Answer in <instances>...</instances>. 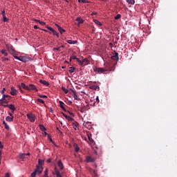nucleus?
Returning <instances> with one entry per match:
<instances>
[{"mask_svg":"<svg viewBox=\"0 0 177 177\" xmlns=\"http://www.w3.org/2000/svg\"><path fill=\"white\" fill-rule=\"evenodd\" d=\"M86 135H87V136H88V138L89 142H90L91 143H93L94 140L92 138L91 133H86Z\"/></svg>","mask_w":177,"mask_h":177,"instance_id":"a211bd4d","label":"nucleus"},{"mask_svg":"<svg viewBox=\"0 0 177 177\" xmlns=\"http://www.w3.org/2000/svg\"><path fill=\"white\" fill-rule=\"evenodd\" d=\"M1 53L2 55H4V56H8V53L7 52L6 49H1Z\"/></svg>","mask_w":177,"mask_h":177,"instance_id":"b1692460","label":"nucleus"},{"mask_svg":"<svg viewBox=\"0 0 177 177\" xmlns=\"http://www.w3.org/2000/svg\"><path fill=\"white\" fill-rule=\"evenodd\" d=\"M120 18H121V15H116V16H115V19H119Z\"/></svg>","mask_w":177,"mask_h":177,"instance_id":"79ce46f5","label":"nucleus"},{"mask_svg":"<svg viewBox=\"0 0 177 177\" xmlns=\"http://www.w3.org/2000/svg\"><path fill=\"white\" fill-rule=\"evenodd\" d=\"M21 86L23 87L24 89H26V90L28 91V88H27V87H28V86H26V85L25 84V82H21Z\"/></svg>","mask_w":177,"mask_h":177,"instance_id":"bb28decb","label":"nucleus"},{"mask_svg":"<svg viewBox=\"0 0 177 177\" xmlns=\"http://www.w3.org/2000/svg\"><path fill=\"white\" fill-rule=\"evenodd\" d=\"M3 21H4V22L8 21V18L6 17V13H5V11H4V19H3Z\"/></svg>","mask_w":177,"mask_h":177,"instance_id":"4c0bfd02","label":"nucleus"},{"mask_svg":"<svg viewBox=\"0 0 177 177\" xmlns=\"http://www.w3.org/2000/svg\"><path fill=\"white\" fill-rule=\"evenodd\" d=\"M33 21H36L37 23H39L40 19H33Z\"/></svg>","mask_w":177,"mask_h":177,"instance_id":"864d4df0","label":"nucleus"},{"mask_svg":"<svg viewBox=\"0 0 177 177\" xmlns=\"http://www.w3.org/2000/svg\"><path fill=\"white\" fill-rule=\"evenodd\" d=\"M6 48L8 50H9V53H11V55H15L16 51L13 48L12 46H9V44H6Z\"/></svg>","mask_w":177,"mask_h":177,"instance_id":"6e6552de","label":"nucleus"},{"mask_svg":"<svg viewBox=\"0 0 177 177\" xmlns=\"http://www.w3.org/2000/svg\"><path fill=\"white\" fill-rule=\"evenodd\" d=\"M8 95H3L2 98L0 99V105H3L4 103H8Z\"/></svg>","mask_w":177,"mask_h":177,"instance_id":"7ed1b4c3","label":"nucleus"},{"mask_svg":"<svg viewBox=\"0 0 177 177\" xmlns=\"http://www.w3.org/2000/svg\"><path fill=\"white\" fill-rule=\"evenodd\" d=\"M32 89L34 91H38L37 86H35V84H29L28 86V91H31Z\"/></svg>","mask_w":177,"mask_h":177,"instance_id":"ddd939ff","label":"nucleus"},{"mask_svg":"<svg viewBox=\"0 0 177 177\" xmlns=\"http://www.w3.org/2000/svg\"><path fill=\"white\" fill-rule=\"evenodd\" d=\"M76 21H78V23H84V19H82V18L77 17L76 18Z\"/></svg>","mask_w":177,"mask_h":177,"instance_id":"2f4dec72","label":"nucleus"},{"mask_svg":"<svg viewBox=\"0 0 177 177\" xmlns=\"http://www.w3.org/2000/svg\"><path fill=\"white\" fill-rule=\"evenodd\" d=\"M44 160L39 159V167H42V165H44Z\"/></svg>","mask_w":177,"mask_h":177,"instance_id":"cd10ccee","label":"nucleus"},{"mask_svg":"<svg viewBox=\"0 0 177 177\" xmlns=\"http://www.w3.org/2000/svg\"><path fill=\"white\" fill-rule=\"evenodd\" d=\"M109 46H111V48H113V42H109Z\"/></svg>","mask_w":177,"mask_h":177,"instance_id":"13d9d810","label":"nucleus"},{"mask_svg":"<svg viewBox=\"0 0 177 177\" xmlns=\"http://www.w3.org/2000/svg\"><path fill=\"white\" fill-rule=\"evenodd\" d=\"M61 46H59V48H54L53 49H56V50H61Z\"/></svg>","mask_w":177,"mask_h":177,"instance_id":"4d7b16f0","label":"nucleus"},{"mask_svg":"<svg viewBox=\"0 0 177 177\" xmlns=\"http://www.w3.org/2000/svg\"><path fill=\"white\" fill-rule=\"evenodd\" d=\"M39 96H41V99H43V98H47L46 95H39Z\"/></svg>","mask_w":177,"mask_h":177,"instance_id":"49530a36","label":"nucleus"},{"mask_svg":"<svg viewBox=\"0 0 177 177\" xmlns=\"http://www.w3.org/2000/svg\"><path fill=\"white\" fill-rule=\"evenodd\" d=\"M71 91H72V95L73 96L74 100H80L81 98H80L79 96H77V93L74 91V89H71Z\"/></svg>","mask_w":177,"mask_h":177,"instance_id":"4468645a","label":"nucleus"},{"mask_svg":"<svg viewBox=\"0 0 177 177\" xmlns=\"http://www.w3.org/2000/svg\"><path fill=\"white\" fill-rule=\"evenodd\" d=\"M39 23L40 24V25H42L43 26H44L45 25H46V23L45 21H39Z\"/></svg>","mask_w":177,"mask_h":177,"instance_id":"37998d69","label":"nucleus"},{"mask_svg":"<svg viewBox=\"0 0 177 177\" xmlns=\"http://www.w3.org/2000/svg\"><path fill=\"white\" fill-rule=\"evenodd\" d=\"M51 161H52V159H50V158H49V159L47 160V162H48V163H50Z\"/></svg>","mask_w":177,"mask_h":177,"instance_id":"680f3d73","label":"nucleus"},{"mask_svg":"<svg viewBox=\"0 0 177 177\" xmlns=\"http://www.w3.org/2000/svg\"><path fill=\"white\" fill-rule=\"evenodd\" d=\"M83 126L87 127L88 129H91L93 127L92 122L87 121L86 122H83Z\"/></svg>","mask_w":177,"mask_h":177,"instance_id":"9b49d317","label":"nucleus"},{"mask_svg":"<svg viewBox=\"0 0 177 177\" xmlns=\"http://www.w3.org/2000/svg\"><path fill=\"white\" fill-rule=\"evenodd\" d=\"M58 167H59L60 170H63L64 169V166L63 163L62 162V160H59L57 162Z\"/></svg>","mask_w":177,"mask_h":177,"instance_id":"f3484780","label":"nucleus"},{"mask_svg":"<svg viewBox=\"0 0 177 177\" xmlns=\"http://www.w3.org/2000/svg\"><path fill=\"white\" fill-rule=\"evenodd\" d=\"M59 105L61 106V109H62L63 110H66L65 106L64 105V102H59Z\"/></svg>","mask_w":177,"mask_h":177,"instance_id":"473e14b6","label":"nucleus"},{"mask_svg":"<svg viewBox=\"0 0 177 177\" xmlns=\"http://www.w3.org/2000/svg\"><path fill=\"white\" fill-rule=\"evenodd\" d=\"M1 15L3 16V20L4 21V17H5V10H3V11H1Z\"/></svg>","mask_w":177,"mask_h":177,"instance_id":"a18cd8bd","label":"nucleus"},{"mask_svg":"<svg viewBox=\"0 0 177 177\" xmlns=\"http://www.w3.org/2000/svg\"><path fill=\"white\" fill-rule=\"evenodd\" d=\"M94 23H95L96 25H99V26H102V23L101 21H99V19H93Z\"/></svg>","mask_w":177,"mask_h":177,"instance_id":"4be33fe9","label":"nucleus"},{"mask_svg":"<svg viewBox=\"0 0 177 177\" xmlns=\"http://www.w3.org/2000/svg\"><path fill=\"white\" fill-rule=\"evenodd\" d=\"M70 113V115H72V120H73L74 113L73 112H68Z\"/></svg>","mask_w":177,"mask_h":177,"instance_id":"8fccbe9b","label":"nucleus"},{"mask_svg":"<svg viewBox=\"0 0 177 177\" xmlns=\"http://www.w3.org/2000/svg\"><path fill=\"white\" fill-rule=\"evenodd\" d=\"M27 117L31 122H35L36 119V115H35V113H27Z\"/></svg>","mask_w":177,"mask_h":177,"instance_id":"20e7f679","label":"nucleus"},{"mask_svg":"<svg viewBox=\"0 0 177 177\" xmlns=\"http://www.w3.org/2000/svg\"><path fill=\"white\" fill-rule=\"evenodd\" d=\"M64 117L68 120H73V118H71V115H67V113H63Z\"/></svg>","mask_w":177,"mask_h":177,"instance_id":"5701e85b","label":"nucleus"},{"mask_svg":"<svg viewBox=\"0 0 177 177\" xmlns=\"http://www.w3.org/2000/svg\"><path fill=\"white\" fill-rule=\"evenodd\" d=\"M0 149H3V145L2 142H0Z\"/></svg>","mask_w":177,"mask_h":177,"instance_id":"5fc2aeb1","label":"nucleus"},{"mask_svg":"<svg viewBox=\"0 0 177 177\" xmlns=\"http://www.w3.org/2000/svg\"><path fill=\"white\" fill-rule=\"evenodd\" d=\"M127 2H128L129 3H135L134 0H127Z\"/></svg>","mask_w":177,"mask_h":177,"instance_id":"a19ab883","label":"nucleus"},{"mask_svg":"<svg viewBox=\"0 0 177 177\" xmlns=\"http://www.w3.org/2000/svg\"><path fill=\"white\" fill-rule=\"evenodd\" d=\"M46 28H48V30H50V32H53V35H57V37H59L58 32L55 30V29L53 28L52 26H46Z\"/></svg>","mask_w":177,"mask_h":177,"instance_id":"f8f14e48","label":"nucleus"},{"mask_svg":"<svg viewBox=\"0 0 177 177\" xmlns=\"http://www.w3.org/2000/svg\"><path fill=\"white\" fill-rule=\"evenodd\" d=\"M70 59H77V56H75V55H73V56H71Z\"/></svg>","mask_w":177,"mask_h":177,"instance_id":"58836bf2","label":"nucleus"},{"mask_svg":"<svg viewBox=\"0 0 177 177\" xmlns=\"http://www.w3.org/2000/svg\"><path fill=\"white\" fill-rule=\"evenodd\" d=\"M55 174L56 177H62V176L60 174V172L57 167L55 168Z\"/></svg>","mask_w":177,"mask_h":177,"instance_id":"6ab92c4d","label":"nucleus"},{"mask_svg":"<svg viewBox=\"0 0 177 177\" xmlns=\"http://www.w3.org/2000/svg\"><path fill=\"white\" fill-rule=\"evenodd\" d=\"M37 102L39 103H45L44 100L41 98V96H39V98H37Z\"/></svg>","mask_w":177,"mask_h":177,"instance_id":"7c9ffc66","label":"nucleus"},{"mask_svg":"<svg viewBox=\"0 0 177 177\" xmlns=\"http://www.w3.org/2000/svg\"><path fill=\"white\" fill-rule=\"evenodd\" d=\"M3 106H8V103H5V105H3Z\"/></svg>","mask_w":177,"mask_h":177,"instance_id":"774afa93","label":"nucleus"},{"mask_svg":"<svg viewBox=\"0 0 177 177\" xmlns=\"http://www.w3.org/2000/svg\"><path fill=\"white\" fill-rule=\"evenodd\" d=\"M62 91H64V93H65L66 95H67V93H68V89H66V88H64V86H62Z\"/></svg>","mask_w":177,"mask_h":177,"instance_id":"72a5a7b5","label":"nucleus"},{"mask_svg":"<svg viewBox=\"0 0 177 177\" xmlns=\"http://www.w3.org/2000/svg\"><path fill=\"white\" fill-rule=\"evenodd\" d=\"M6 88H3V89L1 90V94L3 95H4V93H5V91H6Z\"/></svg>","mask_w":177,"mask_h":177,"instance_id":"c03bdc74","label":"nucleus"},{"mask_svg":"<svg viewBox=\"0 0 177 177\" xmlns=\"http://www.w3.org/2000/svg\"><path fill=\"white\" fill-rule=\"evenodd\" d=\"M4 177H10L9 173H6V176Z\"/></svg>","mask_w":177,"mask_h":177,"instance_id":"052dcab7","label":"nucleus"},{"mask_svg":"<svg viewBox=\"0 0 177 177\" xmlns=\"http://www.w3.org/2000/svg\"><path fill=\"white\" fill-rule=\"evenodd\" d=\"M19 159H20V160H24V159H25L24 156H19Z\"/></svg>","mask_w":177,"mask_h":177,"instance_id":"de8ad7c7","label":"nucleus"},{"mask_svg":"<svg viewBox=\"0 0 177 177\" xmlns=\"http://www.w3.org/2000/svg\"><path fill=\"white\" fill-rule=\"evenodd\" d=\"M36 170V174H42L43 171V167H40L39 164L37 165V167L35 169Z\"/></svg>","mask_w":177,"mask_h":177,"instance_id":"9d476101","label":"nucleus"},{"mask_svg":"<svg viewBox=\"0 0 177 177\" xmlns=\"http://www.w3.org/2000/svg\"><path fill=\"white\" fill-rule=\"evenodd\" d=\"M39 128L41 131H46L45 126L44 124H39Z\"/></svg>","mask_w":177,"mask_h":177,"instance_id":"c9c22d12","label":"nucleus"},{"mask_svg":"<svg viewBox=\"0 0 177 177\" xmlns=\"http://www.w3.org/2000/svg\"><path fill=\"white\" fill-rule=\"evenodd\" d=\"M85 62H88L87 58H84V59H82V62H80L81 65H84V63Z\"/></svg>","mask_w":177,"mask_h":177,"instance_id":"e433bc0d","label":"nucleus"},{"mask_svg":"<svg viewBox=\"0 0 177 177\" xmlns=\"http://www.w3.org/2000/svg\"><path fill=\"white\" fill-rule=\"evenodd\" d=\"M50 142H52V143H55V142H53V138H51V136H48Z\"/></svg>","mask_w":177,"mask_h":177,"instance_id":"603ef678","label":"nucleus"},{"mask_svg":"<svg viewBox=\"0 0 177 177\" xmlns=\"http://www.w3.org/2000/svg\"><path fill=\"white\" fill-rule=\"evenodd\" d=\"M90 109L89 105H84L83 106H80V112L84 113L86 112V110H88Z\"/></svg>","mask_w":177,"mask_h":177,"instance_id":"0eeeda50","label":"nucleus"},{"mask_svg":"<svg viewBox=\"0 0 177 177\" xmlns=\"http://www.w3.org/2000/svg\"><path fill=\"white\" fill-rule=\"evenodd\" d=\"M73 127H74V129H77V124H75V123H73Z\"/></svg>","mask_w":177,"mask_h":177,"instance_id":"3c124183","label":"nucleus"},{"mask_svg":"<svg viewBox=\"0 0 177 177\" xmlns=\"http://www.w3.org/2000/svg\"><path fill=\"white\" fill-rule=\"evenodd\" d=\"M55 26H57V28L60 32V33H64V32H66V30H64V28H62V26H60V25H58L57 23H55Z\"/></svg>","mask_w":177,"mask_h":177,"instance_id":"2eb2a0df","label":"nucleus"},{"mask_svg":"<svg viewBox=\"0 0 177 177\" xmlns=\"http://www.w3.org/2000/svg\"><path fill=\"white\" fill-rule=\"evenodd\" d=\"M67 42L68 44H77L78 41H72V39H68Z\"/></svg>","mask_w":177,"mask_h":177,"instance_id":"c756f323","label":"nucleus"},{"mask_svg":"<svg viewBox=\"0 0 177 177\" xmlns=\"http://www.w3.org/2000/svg\"><path fill=\"white\" fill-rule=\"evenodd\" d=\"M79 2H83L84 3H88L89 1H86V0H78Z\"/></svg>","mask_w":177,"mask_h":177,"instance_id":"ea45409f","label":"nucleus"},{"mask_svg":"<svg viewBox=\"0 0 177 177\" xmlns=\"http://www.w3.org/2000/svg\"><path fill=\"white\" fill-rule=\"evenodd\" d=\"M112 59H118L119 56H118V53H115V55L113 56H111Z\"/></svg>","mask_w":177,"mask_h":177,"instance_id":"393cba45","label":"nucleus"},{"mask_svg":"<svg viewBox=\"0 0 177 177\" xmlns=\"http://www.w3.org/2000/svg\"><path fill=\"white\" fill-rule=\"evenodd\" d=\"M96 158L93 157V156H86V162H94L95 161Z\"/></svg>","mask_w":177,"mask_h":177,"instance_id":"39448f33","label":"nucleus"},{"mask_svg":"<svg viewBox=\"0 0 177 177\" xmlns=\"http://www.w3.org/2000/svg\"><path fill=\"white\" fill-rule=\"evenodd\" d=\"M9 115H10V117H12L13 113H12L11 112H9Z\"/></svg>","mask_w":177,"mask_h":177,"instance_id":"338daca9","label":"nucleus"},{"mask_svg":"<svg viewBox=\"0 0 177 177\" xmlns=\"http://www.w3.org/2000/svg\"><path fill=\"white\" fill-rule=\"evenodd\" d=\"M47 133H46V128H45V131H44V136H46Z\"/></svg>","mask_w":177,"mask_h":177,"instance_id":"69168bd1","label":"nucleus"},{"mask_svg":"<svg viewBox=\"0 0 177 177\" xmlns=\"http://www.w3.org/2000/svg\"><path fill=\"white\" fill-rule=\"evenodd\" d=\"M8 109L12 110V112H15L16 110V106L12 104V103H10V104L8 105Z\"/></svg>","mask_w":177,"mask_h":177,"instance_id":"dca6fc26","label":"nucleus"},{"mask_svg":"<svg viewBox=\"0 0 177 177\" xmlns=\"http://www.w3.org/2000/svg\"><path fill=\"white\" fill-rule=\"evenodd\" d=\"M5 127H6V129H10V126L7 124V122H6Z\"/></svg>","mask_w":177,"mask_h":177,"instance_id":"09e8293b","label":"nucleus"},{"mask_svg":"<svg viewBox=\"0 0 177 177\" xmlns=\"http://www.w3.org/2000/svg\"><path fill=\"white\" fill-rule=\"evenodd\" d=\"M43 177H49L48 176V169L46 168L44 171V176Z\"/></svg>","mask_w":177,"mask_h":177,"instance_id":"a878e982","label":"nucleus"},{"mask_svg":"<svg viewBox=\"0 0 177 177\" xmlns=\"http://www.w3.org/2000/svg\"><path fill=\"white\" fill-rule=\"evenodd\" d=\"M36 175H37V171H36V169H35V171L31 173V177H36Z\"/></svg>","mask_w":177,"mask_h":177,"instance_id":"f704fd0d","label":"nucleus"},{"mask_svg":"<svg viewBox=\"0 0 177 177\" xmlns=\"http://www.w3.org/2000/svg\"><path fill=\"white\" fill-rule=\"evenodd\" d=\"M14 58H15L16 59H19V62H23L24 63H26L28 60V58L26 57V56H14Z\"/></svg>","mask_w":177,"mask_h":177,"instance_id":"f03ea898","label":"nucleus"},{"mask_svg":"<svg viewBox=\"0 0 177 177\" xmlns=\"http://www.w3.org/2000/svg\"><path fill=\"white\" fill-rule=\"evenodd\" d=\"M34 28H35V29L39 28V26H38L37 25H35V26H34Z\"/></svg>","mask_w":177,"mask_h":177,"instance_id":"bf43d9fd","label":"nucleus"},{"mask_svg":"<svg viewBox=\"0 0 177 177\" xmlns=\"http://www.w3.org/2000/svg\"><path fill=\"white\" fill-rule=\"evenodd\" d=\"M77 62H79V63L82 64L81 62H82V59H80V58H76Z\"/></svg>","mask_w":177,"mask_h":177,"instance_id":"6e6d98bb","label":"nucleus"},{"mask_svg":"<svg viewBox=\"0 0 177 177\" xmlns=\"http://www.w3.org/2000/svg\"><path fill=\"white\" fill-rule=\"evenodd\" d=\"M75 66H70V68H69V72H70L71 73H73V72H75Z\"/></svg>","mask_w":177,"mask_h":177,"instance_id":"c85d7f7f","label":"nucleus"},{"mask_svg":"<svg viewBox=\"0 0 177 177\" xmlns=\"http://www.w3.org/2000/svg\"><path fill=\"white\" fill-rule=\"evenodd\" d=\"M94 15H97V12H91V15H92V16H93Z\"/></svg>","mask_w":177,"mask_h":177,"instance_id":"0e129e2a","label":"nucleus"},{"mask_svg":"<svg viewBox=\"0 0 177 177\" xmlns=\"http://www.w3.org/2000/svg\"><path fill=\"white\" fill-rule=\"evenodd\" d=\"M6 119L8 122H12V120L14 119V115H12V118H10V115L9 113V115H7V118Z\"/></svg>","mask_w":177,"mask_h":177,"instance_id":"aec40b11","label":"nucleus"},{"mask_svg":"<svg viewBox=\"0 0 177 177\" xmlns=\"http://www.w3.org/2000/svg\"><path fill=\"white\" fill-rule=\"evenodd\" d=\"M73 147L75 150V152H81V149L78 143L74 142L73 143Z\"/></svg>","mask_w":177,"mask_h":177,"instance_id":"423d86ee","label":"nucleus"},{"mask_svg":"<svg viewBox=\"0 0 177 177\" xmlns=\"http://www.w3.org/2000/svg\"><path fill=\"white\" fill-rule=\"evenodd\" d=\"M39 82L44 84V86H49V82H48V81H45V80L41 79Z\"/></svg>","mask_w":177,"mask_h":177,"instance_id":"412c9836","label":"nucleus"},{"mask_svg":"<svg viewBox=\"0 0 177 177\" xmlns=\"http://www.w3.org/2000/svg\"><path fill=\"white\" fill-rule=\"evenodd\" d=\"M93 70L94 72H97V73H104V72H106V68H103L102 66H95Z\"/></svg>","mask_w":177,"mask_h":177,"instance_id":"f257e3e1","label":"nucleus"},{"mask_svg":"<svg viewBox=\"0 0 177 177\" xmlns=\"http://www.w3.org/2000/svg\"><path fill=\"white\" fill-rule=\"evenodd\" d=\"M10 95H12V96L18 95V90L16 89L14 86H11Z\"/></svg>","mask_w":177,"mask_h":177,"instance_id":"1a4fd4ad","label":"nucleus"},{"mask_svg":"<svg viewBox=\"0 0 177 177\" xmlns=\"http://www.w3.org/2000/svg\"><path fill=\"white\" fill-rule=\"evenodd\" d=\"M82 138H83V140H85V141L86 142L87 140L86 136H82Z\"/></svg>","mask_w":177,"mask_h":177,"instance_id":"e2e57ef3","label":"nucleus"}]
</instances>
